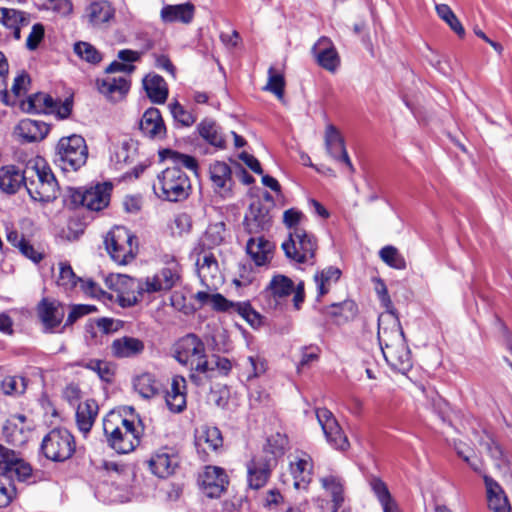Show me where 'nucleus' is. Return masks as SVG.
I'll return each instance as SVG.
<instances>
[{"label": "nucleus", "instance_id": "1", "mask_svg": "<svg viewBox=\"0 0 512 512\" xmlns=\"http://www.w3.org/2000/svg\"><path fill=\"white\" fill-rule=\"evenodd\" d=\"M103 431L110 448L128 454L140 445L144 426L140 419L127 418L112 410L103 419Z\"/></svg>", "mask_w": 512, "mask_h": 512}, {"label": "nucleus", "instance_id": "2", "mask_svg": "<svg viewBox=\"0 0 512 512\" xmlns=\"http://www.w3.org/2000/svg\"><path fill=\"white\" fill-rule=\"evenodd\" d=\"M24 186L34 201L51 202L57 198V180L42 157L27 162Z\"/></svg>", "mask_w": 512, "mask_h": 512}, {"label": "nucleus", "instance_id": "3", "mask_svg": "<svg viewBox=\"0 0 512 512\" xmlns=\"http://www.w3.org/2000/svg\"><path fill=\"white\" fill-rule=\"evenodd\" d=\"M153 190L158 197L170 202H177L189 196L191 182L181 167L171 166L158 174L157 180L153 184Z\"/></svg>", "mask_w": 512, "mask_h": 512}, {"label": "nucleus", "instance_id": "4", "mask_svg": "<svg viewBox=\"0 0 512 512\" xmlns=\"http://www.w3.org/2000/svg\"><path fill=\"white\" fill-rule=\"evenodd\" d=\"M87 159L88 146L81 135L73 134L59 139L54 163L63 171H77L86 164Z\"/></svg>", "mask_w": 512, "mask_h": 512}, {"label": "nucleus", "instance_id": "5", "mask_svg": "<svg viewBox=\"0 0 512 512\" xmlns=\"http://www.w3.org/2000/svg\"><path fill=\"white\" fill-rule=\"evenodd\" d=\"M286 257L297 264L314 265L318 249L317 238L305 229L290 231L282 243Z\"/></svg>", "mask_w": 512, "mask_h": 512}, {"label": "nucleus", "instance_id": "6", "mask_svg": "<svg viewBox=\"0 0 512 512\" xmlns=\"http://www.w3.org/2000/svg\"><path fill=\"white\" fill-rule=\"evenodd\" d=\"M175 359L191 370L206 372L209 370L204 342L195 334L181 337L174 347Z\"/></svg>", "mask_w": 512, "mask_h": 512}, {"label": "nucleus", "instance_id": "7", "mask_svg": "<svg viewBox=\"0 0 512 512\" xmlns=\"http://www.w3.org/2000/svg\"><path fill=\"white\" fill-rule=\"evenodd\" d=\"M104 244L112 260L120 265H126L136 257V237L123 226L111 229L105 237Z\"/></svg>", "mask_w": 512, "mask_h": 512}, {"label": "nucleus", "instance_id": "8", "mask_svg": "<svg viewBox=\"0 0 512 512\" xmlns=\"http://www.w3.org/2000/svg\"><path fill=\"white\" fill-rule=\"evenodd\" d=\"M76 449L74 436L66 428H54L42 439L41 453L50 461L64 462L70 459Z\"/></svg>", "mask_w": 512, "mask_h": 512}, {"label": "nucleus", "instance_id": "9", "mask_svg": "<svg viewBox=\"0 0 512 512\" xmlns=\"http://www.w3.org/2000/svg\"><path fill=\"white\" fill-rule=\"evenodd\" d=\"M166 264V267L162 268L152 277L137 281L136 289L140 297H143L145 293L151 294L168 291L177 284L180 279V267L178 262L174 257H171Z\"/></svg>", "mask_w": 512, "mask_h": 512}, {"label": "nucleus", "instance_id": "10", "mask_svg": "<svg viewBox=\"0 0 512 512\" xmlns=\"http://www.w3.org/2000/svg\"><path fill=\"white\" fill-rule=\"evenodd\" d=\"M111 191L110 183L97 184L85 190H73L70 198L75 206H83L91 211H100L108 206Z\"/></svg>", "mask_w": 512, "mask_h": 512}, {"label": "nucleus", "instance_id": "11", "mask_svg": "<svg viewBox=\"0 0 512 512\" xmlns=\"http://www.w3.org/2000/svg\"><path fill=\"white\" fill-rule=\"evenodd\" d=\"M315 414L327 443L335 450L347 451L350 447L349 440L333 413L323 407L317 408Z\"/></svg>", "mask_w": 512, "mask_h": 512}, {"label": "nucleus", "instance_id": "12", "mask_svg": "<svg viewBox=\"0 0 512 512\" xmlns=\"http://www.w3.org/2000/svg\"><path fill=\"white\" fill-rule=\"evenodd\" d=\"M275 466L274 457H268L267 455L253 456L245 464L247 487L252 490L263 488L270 479Z\"/></svg>", "mask_w": 512, "mask_h": 512}, {"label": "nucleus", "instance_id": "13", "mask_svg": "<svg viewBox=\"0 0 512 512\" xmlns=\"http://www.w3.org/2000/svg\"><path fill=\"white\" fill-rule=\"evenodd\" d=\"M378 340L381 350L406 340L395 310L385 311L379 316Z\"/></svg>", "mask_w": 512, "mask_h": 512}, {"label": "nucleus", "instance_id": "14", "mask_svg": "<svg viewBox=\"0 0 512 512\" xmlns=\"http://www.w3.org/2000/svg\"><path fill=\"white\" fill-rule=\"evenodd\" d=\"M324 141L326 151L330 157L345 165L349 173H354L355 167L346 150L345 140L340 131L334 125L329 124L326 126Z\"/></svg>", "mask_w": 512, "mask_h": 512}, {"label": "nucleus", "instance_id": "15", "mask_svg": "<svg viewBox=\"0 0 512 512\" xmlns=\"http://www.w3.org/2000/svg\"><path fill=\"white\" fill-rule=\"evenodd\" d=\"M243 225L249 235H258L269 230L272 225V216L268 206L261 201L251 203Z\"/></svg>", "mask_w": 512, "mask_h": 512}, {"label": "nucleus", "instance_id": "16", "mask_svg": "<svg viewBox=\"0 0 512 512\" xmlns=\"http://www.w3.org/2000/svg\"><path fill=\"white\" fill-rule=\"evenodd\" d=\"M228 483L225 470L217 466H206L199 477L201 490L209 498L220 497Z\"/></svg>", "mask_w": 512, "mask_h": 512}, {"label": "nucleus", "instance_id": "17", "mask_svg": "<svg viewBox=\"0 0 512 512\" xmlns=\"http://www.w3.org/2000/svg\"><path fill=\"white\" fill-rule=\"evenodd\" d=\"M37 315L45 332L53 333L65 316V305L55 299L43 298L37 306Z\"/></svg>", "mask_w": 512, "mask_h": 512}, {"label": "nucleus", "instance_id": "18", "mask_svg": "<svg viewBox=\"0 0 512 512\" xmlns=\"http://www.w3.org/2000/svg\"><path fill=\"white\" fill-rule=\"evenodd\" d=\"M196 267L202 285L209 290H216L218 284L222 282V276L214 254L212 252L199 254L196 260Z\"/></svg>", "mask_w": 512, "mask_h": 512}, {"label": "nucleus", "instance_id": "19", "mask_svg": "<svg viewBox=\"0 0 512 512\" xmlns=\"http://www.w3.org/2000/svg\"><path fill=\"white\" fill-rule=\"evenodd\" d=\"M312 53L323 69L334 73L339 68L340 57L330 38L324 36L319 38L312 47Z\"/></svg>", "mask_w": 512, "mask_h": 512}, {"label": "nucleus", "instance_id": "20", "mask_svg": "<svg viewBox=\"0 0 512 512\" xmlns=\"http://www.w3.org/2000/svg\"><path fill=\"white\" fill-rule=\"evenodd\" d=\"M210 180L214 191L222 198L232 196L233 180L230 166L222 161H215L209 167Z\"/></svg>", "mask_w": 512, "mask_h": 512}, {"label": "nucleus", "instance_id": "21", "mask_svg": "<svg viewBox=\"0 0 512 512\" xmlns=\"http://www.w3.org/2000/svg\"><path fill=\"white\" fill-rule=\"evenodd\" d=\"M139 129L149 139H164L167 130L159 109L154 107L148 108L139 121Z\"/></svg>", "mask_w": 512, "mask_h": 512}, {"label": "nucleus", "instance_id": "22", "mask_svg": "<svg viewBox=\"0 0 512 512\" xmlns=\"http://www.w3.org/2000/svg\"><path fill=\"white\" fill-rule=\"evenodd\" d=\"M50 126L40 120L22 119L14 128V135L23 143L43 140L49 133Z\"/></svg>", "mask_w": 512, "mask_h": 512}, {"label": "nucleus", "instance_id": "23", "mask_svg": "<svg viewBox=\"0 0 512 512\" xmlns=\"http://www.w3.org/2000/svg\"><path fill=\"white\" fill-rule=\"evenodd\" d=\"M290 472L296 489H306L312 478L313 461L310 455L301 452L290 461Z\"/></svg>", "mask_w": 512, "mask_h": 512}, {"label": "nucleus", "instance_id": "24", "mask_svg": "<svg viewBox=\"0 0 512 512\" xmlns=\"http://www.w3.org/2000/svg\"><path fill=\"white\" fill-rule=\"evenodd\" d=\"M115 15L112 5L106 0H99L90 3L84 10L83 20L93 28H99L109 23Z\"/></svg>", "mask_w": 512, "mask_h": 512}, {"label": "nucleus", "instance_id": "25", "mask_svg": "<svg viewBox=\"0 0 512 512\" xmlns=\"http://www.w3.org/2000/svg\"><path fill=\"white\" fill-rule=\"evenodd\" d=\"M386 362L396 371L405 373L412 367L411 353L406 340L382 349Z\"/></svg>", "mask_w": 512, "mask_h": 512}, {"label": "nucleus", "instance_id": "26", "mask_svg": "<svg viewBox=\"0 0 512 512\" xmlns=\"http://www.w3.org/2000/svg\"><path fill=\"white\" fill-rule=\"evenodd\" d=\"M111 354L118 359L134 358L143 353L145 344L142 340L123 336L114 339L111 343Z\"/></svg>", "mask_w": 512, "mask_h": 512}, {"label": "nucleus", "instance_id": "27", "mask_svg": "<svg viewBox=\"0 0 512 512\" xmlns=\"http://www.w3.org/2000/svg\"><path fill=\"white\" fill-rule=\"evenodd\" d=\"M488 507L493 512H510L511 506L502 487L490 476L483 475Z\"/></svg>", "mask_w": 512, "mask_h": 512}, {"label": "nucleus", "instance_id": "28", "mask_svg": "<svg viewBox=\"0 0 512 512\" xmlns=\"http://www.w3.org/2000/svg\"><path fill=\"white\" fill-rule=\"evenodd\" d=\"M130 83L124 76H107L98 81V90L111 101L121 100L129 91Z\"/></svg>", "mask_w": 512, "mask_h": 512}, {"label": "nucleus", "instance_id": "29", "mask_svg": "<svg viewBox=\"0 0 512 512\" xmlns=\"http://www.w3.org/2000/svg\"><path fill=\"white\" fill-rule=\"evenodd\" d=\"M25 421L26 417L22 414L13 415L5 421L2 433L7 442L14 446H21L27 442Z\"/></svg>", "mask_w": 512, "mask_h": 512}, {"label": "nucleus", "instance_id": "30", "mask_svg": "<svg viewBox=\"0 0 512 512\" xmlns=\"http://www.w3.org/2000/svg\"><path fill=\"white\" fill-rule=\"evenodd\" d=\"M272 247L262 235H251L246 243V252L256 266H263L269 261Z\"/></svg>", "mask_w": 512, "mask_h": 512}, {"label": "nucleus", "instance_id": "31", "mask_svg": "<svg viewBox=\"0 0 512 512\" xmlns=\"http://www.w3.org/2000/svg\"><path fill=\"white\" fill-rule=\"evenodd\" d=\"M148 463L153 474L159 478H166L174 473L178 466V457L161 450L153 454Z\"/></svg>", "mask_w": 512, "mask_h": 512}, {"label": "nucleus", "instance_id": "32", "mask_svg": "<svg viewBox=\"0 0 512 512\" xmlns=\"http://www.w3.org/2000/svg\"><path fill=\"white\" fill-rule=\"evenodd\" d=\"M194 14L195 7L189 2L177 5H165L160 12L161 19L165 23L179 22L189 24L192 22Z\"/></svg>", "mask_w": 512, "mask_h": 512}, {"label": "nucleus", "instance_id": "33", "mask_svg": "<svg viewBox=\"0 0 512 512\" xmlns=\"http://www.w3.org/2000/svg\"><path fill=\"white\" fill-rule=\"evenodd\" d=\"M55 100L48 94L38 92L22 100L20 109L28 114L53 113Z\"/></svg>", "mask_w": 512, "mask_h": 512}, {"label": "nucleus", "instance_id": "34", "mask_svg": "<svg viewBox=\"0 0 512 512\" xmlns=\"http://www.w3.org/2000/svg\"><path fill=\"white\" fill-rule=\"evenodd\" d=\"M99 407L94 399H87L76 406V424L80 432L88 434L92 429Z\"/></svg>", "mask_w": 512, "mask_h": 512}, {"label": "nucleus", "instance_id": "35", "mask_svg": "<svg viewBox=\"0 0 512 512\" xmlns=\"http://www.w3.org/2000/svg\"><path fill=\"white\" fill-rule=\"evenodd\" d=\"M25 182V168L20 171L14 165L0 168V190L7 194H14Z\"/></svg>", "mask_w": 512, "mask_h": 512}, {"label": "nucleus", "instance_id": "36", "mask_svg": "<svg viewBox=\"0 0 512 512\" xmlns=\"http://www.w3.org/2000/svg\"><path fill=\"white\" fill-rule=\"evenodd\" d=\"M166 403L172 412H181L186 407V380L184 377H173L171 389L166 394Z\"/></svg>", "mask_w": 512, "mask_h": 512}, {"label": "nucleus", "instance_id": "37", "mask_svg": "<svg viewBox=\"0 0 512 512\" xmlns=\"http://www.w3.org/2000/svg\"><path fill=\"white\" fill-rule=\"evenodd\" d=\"M143 86L151 102L163 104L168 97V88L165 80L157 75H147L143 80Z\"/></svg>", "mask_w": 512, "mask_h": 512}, {"label": "nucleus", "instance_id": "38", "mask_svg": "<svg viewBox=\"0 0 512 512\" xmlns=\"http://www.w3.org/2000/svg\"><path fill=\"white\" fill-rule=\"evenodd\" d=\"M369 485L374 495L378 499L383 512H400L398 505L389 492L387 485L379 477L372 476L369 479Z\"/></svg>", "mask_w": 512, "mask_h": 512}, {"label": "nucleus", "instance_id": "39", "mask_svg": "<svg viewBox=\"0 0 512 512\" xmlns=\"http://www.w3.org/2000/svg\"><path fill=\"white\" fill-rule=\"evenodd\" d=\"M340 276L341 270L334 266H328L315 273L314 281L317 288V301H320L330 291L332 284L336 283Z\"/></svg>", "mask_w": 512, "mask_h": 512}, {"label": "nucleus", "instance_id": "40", "mask_svg": "<svg viewBox=\"0 0 512 512\" xmlns=\"http://www.w3.org/2000/svg\"><path fill=\"white\" fill-rule=\"evenodd\" d=\"M223 445L221 431L217 427H202L196 435V446L204 451H217Z\"/></svg>", "mask_w": 512, "mask_h": 512}, {"label": "nucleus", "instance_id": "41", "mask_svg": "<svg viewBox=\"0 0 512 512\" xmlns=\"http://www.w3.org/2000/svg\"><path fill=\"white\" fill-rule=\"evenodd\" d=\"M320 483L325 491H327L333 502L332 512H338L344 502V486L343 481L336 475H328L320 479Z\"/></svg>", "mask_w": 512, "mask_h": 512}, {"label": "nucleus", "instance_id": "42", "mask_svg": "<svg viewBox=\"0 0 512 512\" xmlns=\"http://www.w3.org/2000/svg\"><path fill=\"white\" fill-rule=\"evenodd\" d=\"M322 312L323 314L340 322L348 321L349 319L356 316L358 308L354 301L344 300L342 302L332 303L331 305L324 307Z\"/></svg>", "mask_w": 512, "mask_h": 512}, {"label": "nucleus", "instance_id": "43", "mask_svg": "<svg viewBox=\"0 0 512 512\" xmlns=\"http://www.w3.org/2000/svg\"><path fill=\"white\" fill-rule=\"evenodd\" d=\"M293 291V281L287 276L281 274L275 275L265 289V293L272 296L274 300H282L291 295Z\"/></svg>", "mask_w": 512, "mask_h": 512}, {"label": "nucleus", "instance_id": "44", "mask_svg": "<svg viewBox=\"0 0 512 512\" xmlns=\"http://www.w3.org/2000/svg\"><path fill=\"white\" fill-rule=\"evenodd\" d=\"M5 474L11 481L15 477L19 482L32 483L34 482L33 469L31 465L24 459L16 457V460L12 461L10 466H7L6 470L0 472Z\"/></svg>", "mask_w": 512, "mask_h": 512}, {"label": "nucleus", "instance_id": "45", "mask_svg": "<svg viewBox=\"0 0 512 512\" xmlns=\"http://www.w3.org/2000/svg\"><path fill=\"white\" fill-rule=\"evenodd\" d=\"M479 444L489 454L497 469H507L508 460L506 459L501 446L490 434L485 433V435L480 439Z\"/></svg>", "mask_w": 512, "mask_h": 512}, {"label": "nucleus", "instance_id": "46", "mask_svg": "<svg viewBox=\"0 0 512 512\" xmlns=\"http://www.w3.org/2000/svg\"><path fill=\"white\" fill-rule=\"evenodd\" d=\"M198 131L202 138H204L211 145L224 148L225 138L221 132L220 127L212 120H203L198 125Z\"/></svg>", "mask_w": 512, "mask_h": 512}, {"label": "nucleus", "instance_id": "47", "mask_svg": "<svg viewBox=\"0 0 512 512\" xmlns=\"http://www.w3.org/2000/svg\"><path fill=\"white\" fill-rule=\"evenodd\" d=\"M133 387L143 398H151L158 392V385L154 375L148 372L141 373L133 379Z\"/></svg>", "mask_w": 512, "mask_h": 512}, {"label": "nucleus", "instance_id": "48", "mask_svg": "<svg viewBox=\"0 0 512 512\" xmlns=\"http://www.w3.org/2000/svg\"><path fill=\"white\" fill-rule=\"evenodd\" d=\"M288 439L285 435L276 433L267 438V442L263 447L260 455H267L274 457L277 462V457L282 456L286 450Z\"/></svg>", "mask_w": 512, "mask_h": 512}, {"label": "nucleus", "instance_id": "49", "mask_svg": "<svg viewBox=\"0 0 512 512\" xmlns=\"http://www.w3.org/2000/svg\"><path fill=\"white\" fill-rule=\"evenodd\" d=\"M160 157L164 161H170L173 166H183L194 172L198 168V163L194 157L174 150L165 149L160 153Z\"/></svg>", "mask_w": 512, "mask_h": 512}, {"label": "nucleus", "instance_id": "50", "mask_svg": "<svg viewBox=\"0 0 512 512\" xmlns=\"http://www.w3.org/2000/svg\"><path fill=\"white\" fill-rule=\"evenodd\" d=\"M435 10L440 19H442L452 31L459 37H464L465 29L458 17L447 4H436Z\"/></svg>", "mask_w": 512, "mask_h": 512}, {"label": "nucleus", "instance_id": "51", "mask_svg": "<svg viewBox=\"0 0 512 512\" xmlns=\"http://www.w3.org/2000/svg\"><path fill=\"white\" fill-rule=\"evenodd\" d=\"M225 233L226 225L223 221L211 223L204 233L203 244L208 248L219 246L225 239Z\"/></svg>", "mask_w": 512, "mask_h": 512}, {"label": "nucleus", "instance_id": "52", "mask_svg": "<svg viewBox=\"0 0 512 512\" xmlns=\"http://www.w3.org/2000/svg\"><path fill=\"white\" fill-rule=\"evenodd\" d=\"M132 148L133 144L129 140L113 144L110 159L117 169H120L123 164L130 161Z\"/></svg>", "mask_w": 512, "mask_h": 512}, {"label": "nucleus", "instance_id": "53", "mask_svg": "<svg viewBox=\"0 0 512 512\" xmlns=\"http://www.w3.org/2000/svg\"><path fill=\"white\" fill-rule=\"evenodd\" d=\"M58 269L59 273L56 280L57 285L63 287L65 290L73 289L80 278L76 276L70 263L67 261H60L58 263Z\"/></svg>", "mask_w": 512, "mask_h": 512}, {"label": "nucleus", "instance_id": "54", "mask_svg": "<svg viewBox=\"0 0 512 512\" xmlns=\"http://www.w3.org/2000/svg\"><path fill=\"white\" fill-rule=\"evenodd\" d=\"M27 382L24 377L8 375L1 381L0 389L5 395L18 396L25 392Z\"/></svg>", "mask_w": 512, "mask_h": 512}, {"label": "nucleus", "instance_id": "55", "mask_svg": "<svg viewBox=\"0 0 512 512\" xmlns=\"http://www.w3.org/2000/svg\"><path fill=\"white\" fill-rule=\"evenodd\" d=\"M209 370L203 372L207 378H214L217 375L227 376L232 369L231 361L226 357L213 355L208 360Z\"/></svg>", "mask_w": 512, "mask_h": 512}, {"label": "nucleus", "instance_id": "56", "mask_svg": "<svg viewBox=\"0 0 512 512\" xmlns=\"http://www.w3.org/2000/svg\"><path fill=\"white\" fill-rule=\"evenodd\" d=\"M380 259L388 266L403 270L406 268V261L402 254L394 246L388 245L383 247L379 252Z\"/></svg>", "mask_w": 512, "mask_h": 512}, {"label": "nucleus", "instance_id": "57", "mask_svg": "<svg viewBox=\"0 0 512 512\" xmlns=\"http://www.w3.org/2000/svg\"><path fill=\"white\" fill-rule=\"evenodd\" d=\"M80 365L86 369L92 370L95 373H97V375L99 376V378L102 381H105V382L112 381L114 372L108 362L98 360V359H91L89 361H83Z\"/></svg>", "mask_w": 512, "mask_h": 512}, {"label": "nucleus", "instance_id": "58", "mask_svg": "<svg viewBox=\"0 0 512 512\" xmlns=\"http://www.w3.org/2000/svg\"><path fill=\"white\" fill-rule=\"evenodd\" d=\"M169 109L174 121L180 126L190 127L196 121V117L193 115V113L191 111L186 110L177 101L171 102L169 104Z\"/></svg>", "mask_w": 512, "mask_h": 512}, {"label": "nucleus", "instance_id": "59", "mask_svg": "<svg viewBox=\"0 0 512 512\" xmlns=\"http://www.w3.org/2000/svg\"><path fill=\"white\" fill-rule=\"evenodd\" d=\"M285 80L284 76L276 72L274 67H270L268 70V82L264 87V90L273 93L278 99H282L284 96Z\"/></svg>", "mask_w": 512, "mask_h": 512}, {"label": "nucleus", "instance_id": "60", "mask_svg": "<svg viewBox=\"0 0 512 512\" xmlns=\"http://www.w3.org/2000/svg\"><path fill=\"white\" fill-rule=\"evenodd\" d=\"M74 52L81 59L96 64L102 59L100 52L90 43L79 41L74 44Z\"/></svg>", "mask_w": 512, "mask_h": 512}, {"label": "nucleus", "instance_id": "61", "mask_svg": "<svg viewBox=\"0 0 512 512\" xmlns=\"http://www.w3.org/2000/svg\"><path fill=\"white\" fill-rule=\"evenodd\" d=\"M26 21L25 13L13 8L0 7V23L6 28L16 27Z\"/></svg>", "mask_w": 512, "mask_h": 512}, {"label": "nucleus", "instance_id": "62", "mask_svg": "<svg viewBox=\"0 0 512 512\" xmlns=\"http://www.w3.org/2000/svg\"><path fill=\"white\" fill-rule=\"evenodd\" d=\"M16 488L13 482L0 473V508L7 507L16 497Z\"/></svg>", "mask_w": 512, "mask_h": 512}, {"label": "nucleus", "instance_id": "63", "mask_svg": "<svg viewBox=\"0 0 512 512\" xmlns=\"http://www.w3.org/2000/svg\"><path fill=\"white\" fill-rule=\"evenodd\" d=\"M95 311H96V307L93 305H86V304L72 305L63 328L74 324L78 319H80L86 315H89L90 313H93Z\"/></svg>", "mask_w": 512, "mask_h": 512}, {"label": "nucleus", "instance_id": "64", "mask_svg": "<svg viewBox=\"0 0 512 512\" xmlns=\"http://www.w3.org/2000/svg\"><path fill=\"white\" fill-rule=\"evenodd\" d=\"M306 219L305 215L302 211L290 208L284 211L283 213V223L290 231H295L296 229H303L300 227L302 221Z\"/></svg>", "mask_w": 512, "mask_h": 512}]
</instances>
